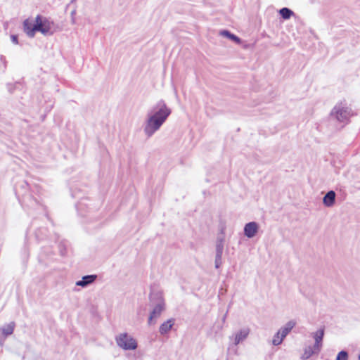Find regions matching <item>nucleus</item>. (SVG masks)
Instances as JSON below:
<instances>
[{
  "instance_id": "nucleus-16",
  "label": "nucleus",
  "mask_w": 360,
  "mask_h": 360,
  "mask_svg": "<svg viewBox=\"0 0 360 360\" xmlns=\"http://www.w3.org/2000/svg\"><path fill=\"white\" fill-rule=\"evenodd\" d=\"M285 338H283L280 333H276L273 338L272 344L274 346L280 345Z\"/></svg>"
},
{
  "instance_id": "nucleus-21",
  "label": "nucleus",
  "mask_w": 360,
  "mask_h": 360,
  "mask_svg": "<svg viewBox=\"0 0 360 360\" xmlns=\"http://www.w3.org/2000/svg\"><path fill=\"white\" fill-rule=\"evenodd\" d=\"M96 278H97V276L96 274H91V283L95 281Z\"/></svg>"
},
{
  "instance_id": "nucleus-14",
  "label": "nucleus",
  "mask_w": 360,
  "mask_h": 360,
  "mask_svg": "<svg viewBox=\"0 0 360 360\" xmlns=\"http://www.w3.org/2000/svg\"><path fill=\"white\" fill-rule=\"evenodd\" d=\"M224 237H218L216 243V254H222L224 252Z\"/></svg>"
},
{
  "instance_id": "nucleus-12",
  "label": "nucleus",
  "mask_w": 360,
  "mask_h": 360,
  "mask_svg": "<svg viewBox=\"0 0 360 360\" xmlns=\"http://www.w3.org/2000/svg\"><path fill=\"white\" fill-rule=\"evenodd\" d=\"M320 352H316L315 348L311 346L307 347L304 350V353L302 355V359H309L314 354H319Z\"/></svg>"
},
{
  "instance_id": "nucleus-10",
  "label": "nucleus",
  "mask_w": 360,
  "mask_h": 360,
  "mask_svg": "<svg viewBox=\"0 0 360 360\" xmlns=\"http://www.w3.org/2000/svg\"><path fill=\"white\" fill-rule=\"evenodd\" d=\"M175 319H169L166 321H164L160 326L159 332L161 335H165L168 333L174 325Z\"/></svg>"
},
{
  "instance_id": "nucleus-1",
  "label": "nucleus",
  "mask_w": 360,
  "mask_h": 360,
  "mask_svg": "<svg viewBox=\"0 0 360 360\" xmlns=\"http://www.w3.org/2000/svg\"><path fill=\"white\" fill-rule=\"evenodd\" d=\"M172 113L171 109L163 100H160L147 112L143 123L145 135L150 138L158 131Z\"/></svg>"
},
{
  "instance_id": "nucleus-17",
  "label": "nucleus",
  "mask_w": 360,
  "mask_h": 360,
  "mask_svg": "<svg viewBox=\"0 0 360 360\" xmlns=\"http://www.w3.org/2000/svg\"><path fill=\"white\" fill-rule=\"evenodd\" d=\"M222 254H216L214 266L216 269H219L222 264Z\"/></svg>"
},
{
  "instance_id": "nucleus-11",
  "label": "nucleus",
  "mask_w": 360,
  "mask_h": 360,
  "mask_svg": "<svg viewBox=\"0 0 360 360\" xmlns=\"http://www.w3.org/2000/svg\"><path fill=\"white\" fill-rule=\"evenodd\" d=\"M295 321L291 320L287 322L284 326L281 327L278 330V333L285 338V337L289 334V333L292 330V328L295 326Z\"/></svg>"
},
{
  "instance_id": "nucleus-8",
  "label": "nucleus",
  "mask_w": 360,
  "mask_h": 360,
  "mask_svg": "<svg viewBox=\"0 0 360 360\" xmlns=\"http://www.w3.org/2000/svg\"><path fill=\"white\" fill-rule=\"evenodd\" d=\"M311 335L315 341L314 347L316 352H320L323 345L322 342L324 336V328H320Z\"/></svg>"
},
{
  "instance_id": "nucleus-19",
  "label": "nucleus",
  "mask_w": 360,
  "mask_h": 360,
  "mask_svg": "<svg viewBox=\"0 0 360 360\" xmlns=\"http://www.w3.org/2000/svg\"><path fill=\"white\" fill-rule=\"evenodd\" d=\"M89 283H90V276H86L83 278L82 281H77L76 285L79 286H85Z\"/></svg>"
},
{
  "instance_id": "nucleus-13",
  "label": "nucleus",
  "mask_w": 360,
  "mask_h": 360,
  "mask_svg": "<svg viewBox=\"0 0 360 360\" xmlns=\"http://www.w3.org/2000/svg\"><path fill=\"white\" fill-rule=\"evenodd\" d=\"M221 35L226 37L227 38L230 39L231 40L235 41L237 44H240L241 39L235 35L234 34L230 32L229 30H224L220 32Z\"/></svg>"
},
{
  "instance_id": "nucleus-7",
  "label": "nucleus",
  "mask_w": 360,
  "mask_h": 360,
  "mask_svg": "<svg viewBox=\"0 0 360 360\" xmlns=\"http://www.w3.org/2000/svg\"><path fill=\"white\" fill-rule=\"evenodd\" d=\"M250 331V330L248 328H241L239 331L236 333L232 337H230L229 338L231 339L233 338L234 345H238L248 337Z\"/></svg>"
},
{
  "instance_id": "nucleus-22",
  "label": "nucleus",
  "mask_w": 360,
  "mask_h": 360,
  "mask_svg": "<svg viewBox=\"0 0 360 360\" xmlns=\"http://www.w3.org/2000/svg\"><path fill=\"white\" fill-rule=\"evenodd\" d=\"M226 319V314L223 316V318H222V321H223V322H225Z\"/></svg>"
},
{
  "instance_id": "nucleus-3",
  "label": "nucleus",
  "mask_w": 360,
  "mask_h": 360,
  "mask_svg": "<svg viewBox=\"0 0 360 360\" xmlns=\"http://www.w3.org/2000/svg\"><path fill=\"white\" fill-rule=\"evenodd\" d=\"M149 299L153 308L148 317V323L153 325L155 323L154 319H158L165 309V302L161 290H151Z\"/></svg>"
},
{
  "instance_id": "nucleus-20",
  "label": "nucleus",
  "mask_w": 360,
  "mask_h": 360,
  "mask_svg": "<svg viewBox=\"0 0 360 360\" xmlns=\"http://www.w3.org/2000/svg\"><path fill=\"white\" fill-rule=\"evenodd\" d=\"M11 40L14 43V44H18V37L15 36V35H12L11 36Z\"/></svg>"
},
{
  "instance_id": "nucleus-6",
  "label": "nucleus",
  "mask_w": 360,
  "mask_h": 360,
  "mask_svg": "<svg viewBox=\"0 0 360 360\" xmlns=\"http://www.w3.org/2000/svg\"><path fill=\"white\" fill-rule=\"evenodd\" d=\"M259 230V225L255 221L247 223L244 226V235L248 238H253Z\"/></svg>"
},
{
  "instance_id": "nucleus-9",
  "label": "nucleus",
  "mask_w": 360,
  "mask_h": 360,
  "mask_svg": "<svg viewBox=\"0 0 360 360\" xmlns=\"http://www.w3.org/2000/svg\"><path fill=\"white\" fill-rule=\"evenodd\" d=\"M335 192L334 191H329L326 193L323 198V203L326 207H332L335 202Z\"/></svg>"
},
{
  "instance_id": "nucleus-2",
  "label": "nucleus",
  "mask_w": 360,
  "mask_h": 360,
  "mask_svg": "<svg viewBox=\"0 0 360 360\" xmlns=\"http://www.w3.org/2000/svg\"><path fill=\"white\" fill-rule=\"evenodd\" d=\"M53 27V22L40 15H38L34 20L27 18L23 22L24 32L30 37H34L36 32H40L43 34H52Z\"/></svg>"
},
{
  "instance_id": "nucleus-23",
  "label": "nucleus",
  "mask_w": 360,
  "mask_h": 360,
  "mask_svg": "<svg viewBox=\"0 0 360 360\" xmlns=\"http://www.w3.org/2000/svg\"><path fill=\"white\" fill-rule=\"evenodd\" d=\"M359 360H360V354L359 355Z\"/></svg>"
},
{
  "instance_id": "nucleus-4",
  "label": "nucleus",
  "mask_w": 360,
  "mask_h": 360,
  "mask_svg": "<svg viewBox=\"0 0 360 360\" xmlns=\"http://www.w3.org/2000/svg\"><path fill=\"white\" fill-rule=\"evenodd\" d=\"M352 115V109L343 103L337 104L330 112V116L340 122H347Z\"/></svg>"
},
{
  "instance_id": "nucleus-5",
  "label": "nucleus",
  "mask_w": 360,
  "mask_h": 360,
  "mask_svg": "<svg viewBox=\"0 0 360 360\" xmlns=\"http://www.w3.org/2000/svg\"><path fill=\"white\" fill-rule=\"evenodd\" d=\"M116 342L119 347L124 350H134L137 348L136 340L126 333L117 336Z\"/></svg>"
},
{
  "instance_id": "nucleus-18",
  "label": "nucleus",
  "mask_w": 360,
  "mask_h": 360,
  "mask_svg": "<svg viewBox=\"0 0 360 360\" xmlns=\"http://www.w3.org/2000/svg\"><path fill=\"white\" fill-rule=\"evenodd\" d=\"M348 359V353L345 350L340 351L336 357V360H347Z\"/></svg>"
},
{
  "instance_id": "nucleus-15",
  "label": "nucleus",
  "mask_w": 360,
  "mask_h": 360,
  "mask_svg": "<svg viewBox=\"0 0 360 360\" xmlns=\"http://www.w3.org/2000/svg\"><path fill=\"white\" fill-rule=\"evenodd\" d=\"M279 13L284 20L290 19V17L294 14L292 10L286 7L280 9Z\"/></svg>"
}]
</instances>
